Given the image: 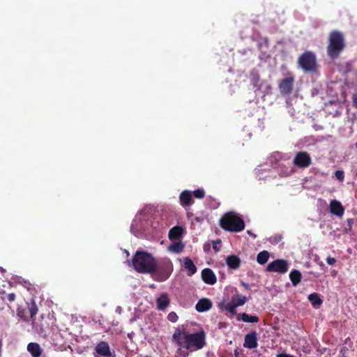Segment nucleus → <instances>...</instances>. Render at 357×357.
Returning a JSON list of instances; mask_svg holds the SVG:
<instances>
[{
	"instance_id": "obj_22",
	"label": "nucleus",
	"mask_w": 357,
	"mask_h": 357,
	"mask_svg": "<svg viewBox=\"0 0 357 357\" xmlns=\"http://www.w3.org/2000/svg\"><path fill=\"white\" fill-rule=\"evenodd\" d=\"M236 319L238 321H243L248 323H256L259 321V318L257 316L250 315L245 312L238 314Z\"/></svg>"
},
{
	"instance_id": "obj_14",
	"label": "nucleus",
	"mask_w": 357,
	"mask_h": 357,
	"mask_svg": "<svg viewBox=\"0 0 357 357\" xmlns=\"http://www.w3.org/2000/svg\"><path fill=\"white\" fill-rule=\"evenodd\" d=\"M258 346L257 334L252 331L245 336L243 347L250 349H255Z\"/></svg>"
},
{
	"instance_id": "obj_45",
	"label": "nucleus",
	"mask_w": 357,
	"mask_h": 357,
	"mask_svg": "<svg viewBox=\"0 0 357 357\" xmlns=\"http://www.w3.org/2000/svg\"><path fill=\"white\" fill-rule=\"evenodd\" d=\"M320 266L323 267L324 266V264L323 263H320Z\"/></svg>"
},
{
	"instance_id": "obj_23",
	"label": "nucleus",
	"mask_w": 357,
	"mask_h": 357,
	"mask_svg": "<svg viewBox=\"0 0 357 357\" xmlns=\"http://www.w3.org/2000/svg\"><path fill=\"white\" fill-rule=\"evenodd\" d=\"M183 265L188 271V275L191 276L197 272V267L189 257L184 258Z\"/></svg>"
},
{
	"instance_id": "obj_37",
	"label": "nucleus",
	"mask_w": 357,
	"mask_h": 357,
	"mask_svg": "<svg viewBox=\"0 0 357 357\" xmlns=\"http://www.w3.org/2000/svg\"><path fill=\"white\" fill-rule=\"evenodd\" d=\"M221 243V240L218 239L216 241H213V248L215 250V252H218L220 250V248L218 247V244H220Z\"/></svg>"
},
{
	"instance_id": "obj_19",
	"label": "nucleus",
	"mask_w": 357,
	"mask_h": 357,
	"mask_svg": "<svg viewBox=\"0 0 357 357\" xmlns=\"http://www.w3.org/2000/svg\"><path fill=\"white\" fill-rule=\"evenodd\" d=\"M180 203L182 206H190L193 204L192 194L189 190L183 191L179 195Z\"/></svg>"
},
{
	"instance_id": "obj_5",
	"label": "nucleus",
	"mask_w": 357,
	"mask_h": 357,
	"mask_svg": "<svg viewBox=\"0 0 357 357\" xmlns=\"http://www.w3.org/2000/svg\"><path fill=\"white\" fill-rule=\"evenodd\" d=\"M152 274L156 280L163 282L167 280L173 271V264L169 258H162L155 261Z\"/></svg>"
},
{
	"instance_id": "obj_24",
	"label": "nucleus",
	"mask_w": 357,
	"mask_h": 357,
	"mask_svg": "<svg viewBox=\"0 0 357 357\" xmlns=\"http://www.w3.org/2000/svg\"><path fill=\"white\" fill-rule=\"evenodd\" d=\"M218 307L220 310H225L229 312L231 315H235L237 313L236 310V307L231 302L226 303L225 301H222L218 304Z\"/></svg>"
},
{
	"instance_id": "obj_34",
	"label": "nucleus",
	"mask_w": 357,
	"mask_h": 357,
	"mask_svg": "<svg viewBox=\"0 0 357 357\" xmlns=\"http://www.w3.org/2000/svg\"><path fill=\"white\" fill-rule=\"evenodd\" d=\"M178 317L174 312H172L169 313L167 315V319L172 323L176 322L178 321Z\"/></svg>"
},
{
	"instance_id": "obj_30",
	"label": "nucleus",
	"mask_w": 357,
	"mask_h": 357,
	"mask_svg": "<svg viewBox=\"0 0 357 357\" xmlns=\"http://www.w3.org/2000/svg\"><path fill=\"white\" fill-rule=\"evenodd\" d=\"M183 248H184V246L181 242H175V243H172V245H170V246L169 247V250H171L174 252L179 253L183 251Z\"/></svg>"
},
{
	"instance_id": "obj_15",
	"label": "nucleus",
	"mask_w": 357,
	"mask_h": 357,
	"mask_svg": "<svg viewBox=\"0 0 357 357\" xmlns=\"http://www.w3.org/2000/svg\"><path fill=\"white\" fill-rule=\"evenodd\" d=\"M96 351L102 357H116L115 354L111 352L109 344L104 341L97 344Z\"/></svg>"
},
{
	"instance_id": "obj_27",
	"label": "nucleus",
	"mask_w": 357,
	"mask_h": 357,
	"mask_svg": "<svg viewBox=\"0 0 357 357\" xmlns=\"http://www.w3.org/2000/svg\"><path fill=\"white\" fill-rule=\"evenodd\" d=\"M248 301L245 296L236 294L231 299V303L237 307L243 305Z\"/></svg>"
},
{
	"instance_id": "obj_40",
	"label": "nucleus",
	"mask_w": 357,
	"mask_h": 357,
	"mask_svg": "<svg viewBox=\"0 0 357 357\" xmlns=\"http://www.w3.org/2000/svg\"><path fill=\"white\" fill-rule=\"evenodd\" d=\"M241 285L243 286L245 289H248L249 287V285L248 284H246L245 282L241 281Z\"/></svg>"
},
{
	"instance_id": "obj_10",
	"label": "nucleus",
	"mask_w": 357,
	"mask_h": 357,
	"mask_svg": "<svg viewBox=\"0 0 357 357\" xmlns=\"http://www.w3.org/2000/svg\"><path fill=\"white\" fill-rule=\"evenodd\" d=\"M294 165L300 168H305L311 164V158L307 152L299 151L293 160Z\"/></svg>"
},
{
	"instance_id": "obj_13",
	"label": "nucleus",
	"mask_w": 357,
	"mask_h": 357,
	"mask_svg": "<svg viewBox=\"0 0 357 357\" xmlns=\"http://www.w3.org/2000/svg\"><path fill=\"white\" fill-rule=\"evenodd\" d=\"M329 210L331 214L342 218L344 213V207L340 201L333 199L329 204Z\"/></svg>"
},
{
	"instance_id": "obj_20",
	"label": "nucleus",
	"mask_w": 357,
	"mask_h": 357,
	"mask_svg": "<svg viewBox=\"0 0 357 357\" xmlns=\"http://www.w3.org/2000/svg\"><path fill=\"white\" fill-rule=\"evenodd\" d=\"M27 351L32 357H40L43 353V349L39 344L36 342H30L27 345Z\"/></svg>"
},
{
	"instance_id": "obj_21",
	"label": "nucleus",
	"mask_w": 357,
	"mask_h": 357,
	"mask_svg": "<svg viewBox=\"0 0 357 357\" xmlns=\"http://www.w3.org/2000/svg\"><path fill=\"white\" fill-rule=\"evenodd\" d=\"M170 301L166 293H162L157 299V307L158 310H164L169 305Z\"/></svg>"
},
{
	"instance_id": "obj_11",
	"label": "nucleus",
	"mask_w": 357,
	"mask_h": 357,
	"mask_svg": "<svg viewBox=\"0 0 357 357\" xmlns=\"http://www.w3.org/2000/svg\"><path fill=\"white\" fill-rule=\"evenodd\" d=\"M48 324L46 321H44L43 317H40V319H37L33 317L32 319V327L33 330L40 335L45 336L46 329L47 328Z\"/></svg>"
},
{
	"instance_id": "obj_8",
	"label": "nucleus",
	"mask_w": 357,
	"mask_h": 357,
	"mask_svg": "<svg viewBox=\"0 0 357 357\" xmlns=\"http://www.w3.org/2000/svg\"><path fill=\"white\" fill-rule=\"evenodd\" d=\"M294 82L295 79L292 76L281 79L278 84L280 93L284 96H289L293 91Z\"/></svg>"
},
{
	"instance_id": "obj_35",
	"label": "nucleus",
	"mask_w": 357,
	"mask_h": 357,
	"mask_svg": "<svg viewBox=\"0 0 357 357\" xmlns=\"http://www.w3.org/2000/svg\"><path fill=\"white\" fill-rule=\"evenodd\" d=\"M335 176L337 178V180L340 181H343L344 178V174L342 170H337L335 172Z\"/></svg>"
},
{
	"instance_id": "obj_26",
	"label": "nucleus",
	"mask_w": 357,
	"mask_h": 357,
	"mask_svg": "<svg viewBox=\"0 0 357 357\" xmlns=\"http://www.w3.org/2000/svg\"><path fill=\"white\" fill-rule=\"evenodd\" d=\"M289 278L294 286H297L301 280V273L297 270H293L289 274Z\"/></svg>"
},
{
	"instance_id": "obj_38",
	"label": "nucleus",
	"mask_w": 357,
	"mask_h": 357,
	"mask_svg": "<svg viewBox=\"0 0 357 357\" xmlns=\"http://www.w3.org/2000/svg\"><path fill=\"white\" fill-rule=\"evenodd\" d=\"M326 261L329 265H333L336 262V259L331 257H328Z\"/></svg>"
},
{
	"instance_id": "obj_28",
	"label": "nucleus",
	"mask_w": 357,
	"mask_h": 357,
	"mask_svg": "<svg viewBox=\"0 0 357 357\" xmlns=\"http://www.w3.org/2000/svg\"><path fill=\"white\" fill-rule=\"evenodd\" d=\"M269 253L268 251L266 250H263L261 252H260L257 256V261L259 264H266L268 259H269Z\"/></svg>"
},
{
	"instance_id": "obj_44",
	"label": "nucleus",
	"mask_w": 357,
	"mask_h": 357,
	"mask_svg": "<svg viewBox=\"0 0 357 357\" xmlns=\"http://www.w3.org/2000/svg\"><path fill=\"white\" fill-rule=\"evenodd\" d=\"M313 66H314V71H315V68H316V63H315V61H314V64H313Z\"/></svg>"
},
{
	"instance_id": "obj_25",
	"label": "nucleus",
	"mask_w": 357,
	"mask_h": 357,
	"mask_svg": "<svg viewBox=\"0 0 357 357\" xmlns=\"http://www.w3.org/2000/svg\"><path fill=\"white\" fill-rule=\"evenodd\" d=\"M182 233L183 229L181 227H174L169 231V238L170 240H177L181 236Z\"/></svg>"
},
{
	"instance_id": "obj_39",
	"label": "nucleus",
	"mask_w": 357,
	"mask_h": 357,
	"mask_svg": "<svg viewBox=\"0 0 357 357\" xmlns=\"http://www.w3.org/2000/svg\"><path fill=\"white\" fill-rule=\"evenodd\" d=\"M353 105L357 108V94H354L352 97Z\"/></svg>"
},
{
	"instance_id": "obj_42",
	"label": "nucleus",
	"mask_w": 357,
	"mask_h": 357,
	"mask_svg": "<svg viewBox=\"0 0 357 357\" xmlns=\"http://www.w3.org/2000/svg\"><path fill=\"white\" fill-rule=\"evenodd\" d=\"M319 257L317 255H314V261L318 263Z\"/></svg>"
},
{
	"instance_id": "obj_41",
	"label": "nucleus",
	"mask_w": 357,
	"mask_h": 357,
	"mask_svg": "<svg viewBox=\"0 0 357 357\" xmlns=\"http://www.w3.org/2000/svg\"><path fill=\"white\" fill-rule=\"evenodd\" d=\"M307 298L312 303V294H309Z\"/></svg>"
},
{
	"instance_id": "obj_7",
	"label": "nucleus",
	"mask_w": 357,
	"mask_h": 357,
	"mask_svg": "<svg viewBox=\"0 0 357 357\" xmlns=\"http://www.w3.org/2000/svg\"><path fill=\"white\" fill-rule=\"evenodd\" d=\"M289 270V264L285 259H276L269 263L266 267L268 272L286 273Z\"/></svg>"
},
{
	"instance_id": "obj_1",
	"label": "nucleus",
	"mask_w": 357,
	"mask_h": 357,
	"mask_svg": "<svg viewBox=\"0 0 357 357\" xmlns=\"http://www.w3.org/2000/svg\"><path fill=\"white\" fill-rule=\"evenodd\" d=\"M204 331L190 333L182 326L175 329L173 342L178 347L175 357H188L190 353L202 349L206 344Z\"/></svg>"
},
{
	"instance_id": "obj_29",
	"label": "nucleus",
	"mask_w": 357,
	"mask_h": 357,
	"mask_svg": "<svg viewBox=\"0 0 357 357\" xmlns=\"http://www.w3.org/2000/svg\"><path fill=\"white\" fill-rule=\"evenodd\" d=\"M338 68L344 73H348L352 71L353 64L351 61L341 63L338 64Z\"/></svg>"
},
{
	"instance_id": "obj_46",
	"label": "nucleus",
	"mask_w": 357,
	"mask_h": 357,
	"mask_svg": "<svg viewBox=\"0 0 357 357\" xmlns=\"http://www.w3.org/2000/svg\"><path fill=\"white\" fill-rule=\"evenodd\" d=\"M342 357H345V356H344V355H343Z\"/></svg>"
},
{
	"instance_id": "obj_16",
	"label": "nucleus",
	"mask_w": 357,
	"mask_h": 357,
	"mask_svg": "<svg viewBox=\"0 0 357 357\" xmlns=\"http://www.w3.org/2000/svg\"><path fill=\"white\" fill-rule=\"evenodd\" d=\"M250 82L252 86L255 89V92L262 90V82L260 75L257 70H252L250 74Z\"/></svg>"
},
{
	"instance_id": "obj_2",
	"label": "nucleus",
	"mask_w": 357,
	"mask_h": 357,
	"mask_svg": "<svg viewBox=\"0 0 357 357\" xmlns=\"http://www.w3.org/2000/svg\"><path fill=\"white\" fill-rule=\"evenodd\" d=\"M155 259L153 255L145 251H137L132 258L134 269L141 273H153Z\"/></svg>"
},
{
	"instance_id": "obj_6",
	"label": "nucleus",
	"mask_w": 357,
	"mask_h": 357,
	"mask_svg": "<svg viewBox=\"0 0 357 357\" xmlns=\"http://www.w3.org/2000/svg\"><path fill=\"white\" fill-rule=\"evenodd\" d=\"M26 305L27 309L22 307H18L17 309V316L25 321H29V317L33 319L38 310L35 301L33 300L30 303H26Z\"/></svg>"
},
{
	"instance_id": "obj_43",
	"label": "nucleus",
	"mask_w": 357,
	"mask_h": 357,
	"mask_svg": "<svg viewBox=\"0 0 357 357\" xmlns=\"http://www.w3.org/2000/svg\"><path fill=\"white\" fill-rule=\"evenodd\" d=\"M247 233H248L249 235L252 236L254 238H256V235L253 234L250 231L248 230V231H247Z\"/></svg>"
},
{
	"instance_id": "obj_18",
	"label": "nucleus",
	"mask_w": 357,
	"mask_h": 357,
	"mask_svg": "<svg viewBox=\"0 0 357 357\" xmlns=\"http://www.w3.org/2000/svg\"><path fill=\"white\" fill-rule=\"evenodd\" d=\"M225 261L228 268L232 270L238 269L241 263L240 258L234 255L227 256Z\"/></svg>"
},
{
	"instance_id": "obj_32",
	"label": "nucleus",
	"mask_w": 357,
	"mask_h": 357,
	"mask_svg": "<svg viewBox=\"0 0 357 357\" xmlns=\"http://www.w3.org/2000/svg\"><path fill=\"white\" fill-rule=\"evenodd\" d=\"M192 195L199 199H203L205 196V191L203 189H197L192 192Z\"/></svg>"
},
{
	"instance_id": "obj_36",
	"label": "nucleus",
	"mask_w": 357,
	"mask_h": 357,
	"mask_svg": "<svg viewBox=\"0 0 357 357\" xmlns=\"http://www.w3.org/2000/svg\"><path fill=\"white\" fill-rule=\"evenodd\" d=\"M16 295L14 293H10L6 295L3 300H7L8 302L12 303L15 301Z\"/></svg>"
},
{
	"instance_id": "obj_4",
	"label": "nucleus",
	"mask_w": 357,
	"mask_h": 357,
	"mask_svg": "<svg viewBox=\"0 0 357 357\" xmlns=\"http://www.w3.org/2000/svg\"><path fill=\"white\" fill-rule=\"evenodd\" d=\"M219 225L222 229L230 232H240L245 229V222L242 218L234 212H227L220 219Z\"/></svg>"
},
{
	"instance_id": "obj_9",
	"label": "nucleus",
	"mask_w": 357,
	"mask_h": 357,
	"mask_svg": "<svg viewBox=\"0 0 357 357\" xmlns=\"http://www.w3.org/2000/svg\"><path fill=\"white\" fill-rule=\"evenodd\" d=\"M299 67L305 72L312 70V52L307 51L301 54L298 60Z\"/></svg>"
},
{
	"instance_id": "obj_31",
	"label": "nucleus",
	"mask_w": 357,
	"mask_h": 357,
	"mask_svg": "<svg viewBox=\"0 0 357 357\" xmlns=\"http://www.w3.org/2000/svg\"><path fill=\"white\" fill-rule=\"evenodd\" d=\"M260 91L264 94H271L272 93V86L267 81L264 80L262 82V90Z\"/></svg>"
},
{
	"instance_id": "obj_3",
	"label": "nucleus",
	"mask_w": 357,
	"mask_h": 357,
	"mask_svg": "<svg viewBox=\"0 0 357 357\" xmlns=\"http://www.w3.org/2000/svg\"><path fill=\"white\" fill-rule=\"evenodd\" d=\"M345 47L346 43L343 33L337 30L332 31L329 33L326 48L328 57L332 60L336 59Z\"/></svg>"
},
{
	"instance_id": "obj_33",
	"label": "nucleus",
	"mask_w": 357,
	"mask_h": 357,
	"mask_svg": "<svg viewBox=\"0 0 357 357\" xmlns=\"http://www.w3.org/2000/svg\"><path fill=\"white\" fill-rule=\"evenodd\" d=\"M322 303L323 300L321 298L320 295L314 292V307H318Z\"/></svg>"
},
{
	"instance_id": "obj_12",
	"label": "nucleus",
	"mask_w": 357,
	"mask_h": 357,
	"mask_svg": "<svg viewBox=\"0 0 357 357\" xmlns=\"http://www.w3.org/2000/svg\"><path fill=\"white\" fill-rule=\"evenodd\" d=\"M203 282L209 285H213L217 282V277L214 272L209 268H204L201 273Z\"/></svg>"
},
{
	"instance_id": "obj_17",
	"label": "nucleus",
	"mask_w": 357,
	"mask_h": 357,
	"mask_svg": "<svg viewBox=\"0 0 357 357\" xmlns=\"http://www.w3.org/2000/svg\"><path fill=\"white\" fill-rule=\"evenodd\" d=\"M212 302L208 298H202L199 300L195 305V309L199 312H204L209 310L212 307Z\"/></svg>"
}]
</instances>
